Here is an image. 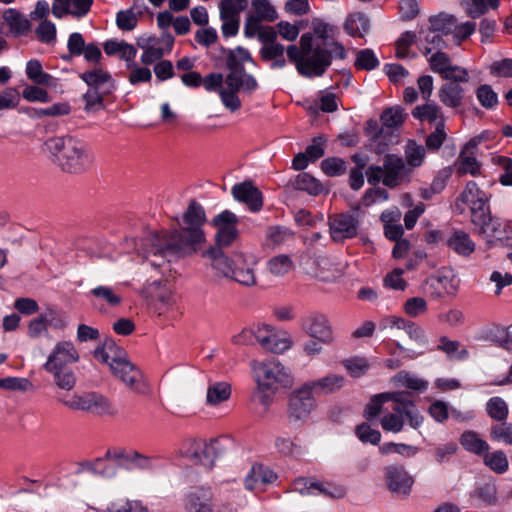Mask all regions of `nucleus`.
Returning a JSON list of instances; mask_svg holds the SVG:
<instances>
[{"instance_id": "obj_5", "label": "nucleus", "mask_w": 512, "mask_h": 512, "mask_svg": "<svg viewBox=\"0 0 512 512\" xmlns=\"http://www.w3.org/2000/svg\"><path fill=\"white\" fill-rule=\"evenodd\" d=\"M249 365L263 404H268L271 396L283 389L291 388L294 384L291 369L276 358L254 359Z\"/></svg>"}, {"instance_id": "obj_8", "label": "nucleus", "mask_w": 512, "mask_h": 512, "mask_svg": "<svg viewBox=\"0 0 512 512\" xmlns=\"http://www.w3.org/2000/svg\"><path fill=\"white\" fill-rule=\"evenodd\" d=\"M384 397L392 399L393 402L392 411L383 416L380 422L384 431L398 433L402 431L405 421L415 430L422 426L424 417L406 393L396 391Z\"/></svg>"}, {"instance_id": "obj_41", "label": "nucleus", "mask_w": 512, "mask_h": 512, "mask_svg": "<svg viewBox=\"0 0 512 512\" xmlns=\"http://www.w3.org/2000/svg\"><path fill=\"white\" fill-rule=\"evenodd\" d=\"M391 381L396 386L405 387L411 390L423 392L428 388V381L417 377L416 375L402 370L394 375Z\"/></svg>"}, {"instance_id": "obj_43", "label": "nucleus", "mask_w": 512, "mask_h": 512, "mask_svg": "<svg viewBox=\"0 0 512 512\" xmlns=\"http://www.w3.org/2000/svg\"><path fill=\"white\" fill-rule=\"evenodd\" d=\"M426 150L422 145L417 144L413 140H409L404 149L405 163L410 168V171L414 168L421 166L425 160Z\"/></svg>"}, {"instance_id": "obj_25", "label": "nucleus", "mask_w": 512, "mask_h": 512, "mask_svg": "<svg viewBox=\"0 0 512 512\" xmlns=\"http://www.w3.org/2000/svg\"><path fill=\"white\" fill-rule=\"evenodd\" d=\"M231 193L235 200L245 203L251 211L256 212L262 208V193L250 181L235 184Z\"/></svg>"}, {"instance_id": "obj_29", "label": "nucleus", "mask_w": 512, "mask_h": 512, "mask_svg": "<svg viewBox=\"0 0 512 512\" xmlns=\"http://www.w3.org/2000/svg\"><path fill=\"white\" fill-rule=\"evenodd\" d=\"M446 243L453 252L462 257H469L476 249V244L470 235L462 230L453 231Z\"/></svg>"}, {"instance_id": "obj_28", "label": "nucleus", "mask_w": 512, "mask_h": 512, "mask_svg": "<svg viewBox=\"0 0 512 512\" xmlns=\"http://www.w3.org/2000/svg\"><path fill=\"white\" fill-rule=\"evenodd\" d=\"M173 43V36L169 33H164L160 39L145 48L141 55V62L145 65H149L161 59L165 53L171 51Z\"/></svg>"}, {"instance_id": "obj_6", "label": "nucleus", "mask_w": 512, "mask_h": 512, "mask_svg": "<svg viewBox=\"0 0 512 512\" xmlns=\"http://www.w3.org/2000/svg\"><path fill=\"white\" fill-rule=\"evenodd\" d=\"M44 147L64 172L79 174L92 164L86 143L71 135L50 138Z\"/></svg>"}, {"instance_id": "obj_62", "label": "nucleus", "mask_w": 512, "mask_h": 512, "mask_svg": "<svg viewBox=\"0 0 512 512\" xmlns=\"http://www.w3.org/2000/svg\"><path fill=\"white\" fill-rule=\"evenodd\" d=\"M476 96L481 106L486 109H493L498 104V95L490 85L479 86L476 90Z\"/></svg>"}, {"instance_id": "obj_14", "label": "nucleus", "mask_w": 512, "mask_h": 512, "mask_svg": "<svg viewBox=\"0 0 512 512\" xmlns=\"http://www.w3.org/2000/svg\"><path fill=\"white\" fill-rule=\"evenodd\" d=\"M225 79L220 73H211L202 78L201 84L209 92H218L223 106L231 112H236L241 108V100L238 97L239 88L226 85L223 87Z\"/></svg>"}, {"instance_id": "obj_48", "label": "nucleus", "mask_w": 512, "mask_h": 512, "mask_svg": "<svg viewBox=\"0 0 512 512\" xmlns=\"http://www.w3.org/2000/svg\"><path fill=\"white\" fill-rule=\"evenodd\" d=\"M294 239V233L285 227H270L266 232V243L272 248H277Z\"/></svg>"}, {"instance_id": "obj_44", "label": "nucleus", "mask_w": 512, "mask_h": 512, "mask_svg": "<svg viewBox=\"0 0 512 512\" xmlns=\"http://www.w3.org/2000/svg\"><path fill=\"white\" fill-rule=\"evenodd\" d=\"M90 295L98 303L106 304L109 307H116L122 302L121 296L110 286L98 285L90 291Z\"/></svg>"}, {"instance_id": "obj_21", "label": "nucleus", "mask_w": 512, "mask_h": 512, "mask_svg": "<svg viewBox=\"0 0 512 512\" xmlns=\"http://www.w3.org/2000/svg\"><path fill=\"white\" fill-rule=\"evenodd\" d=\"M237 222L238 219L236 215L228 210L215 216L213 223L218 228L216 234L217 248L221 249V247H227L237 238Z\"/></svg>"}, {"instance_id": "obj_22", "label": "nucleus", "mask_w": 512, "mask_h": 512, "mask_svg": "<svg viewBox=\"0 0 512 512\" xmlns=\"http://www.w3.org/2000/svg\"><path fill=\"white\" fill-rule=\"evenodd\" d=\"M186 512H221L214 509V495L208 487L192 488L184 499Z\"/></svg>"}, {"instance_id": "obj_17", "label": "nucleus", "mask_w": 512, "mask_h": 512, "mask_svg": "<svg viewBox=\"0 0 512 512\" xmlns=\"http://www.w3.org/2000/svg\"><path fill=\"white\" fill-rule=\"evenodd\" d=\"M256 342L266 351L283 353L292 344L287 332L276 330L268 325L257 326Z\"/></svg>"}, {"instance_id": "obj_19", "label": "nucleus", "mask_w": 512, "mask_h": 512, "mask_svg": "<svg viewBox=\"0 0 512 512\" xmlns=\"http://www.w3.org/2000/svg\"><path fill=\"white\" fill-rule=\"evenodd\" d=\"M359 220L348 213H340L329 217L330 236L335 242H343L355 237L358 233Z\"/></svg>"}, {"instance_id": "obj_39", "label": "nucleus", "mask_w": 512, "mask_h": 512, "mask_svg": "<svg viewBox=\"0 0 512 512\" xmlns=\"http://www.w3.org/2000/svg\"><path fill=\"white\" fill-rule=\"evenodd\" d=\"M146 297L168 304L171 299V291L162 279L148 280L143 288Z\"/></svg>"}, {"instance_id": "obj_16", "label": "nucleus", "mask_w": 512, "mask_h": 512, "mask_svg": "<svg viewBox=\"0 0 512 512\" xmlns=\"http://www.w3.org/2000/svg\"><path fill=\"white\" fill-rule=\"evenodd\" d=\"M459 281L452 270L442 269L427 278L426 292L434 299L454 295L458 290Z\"/></svg>"}, {"instance_id": "obj_49", "label": "nucleus", "mask_w": 512, "mask_h": 512, "mask_svg": "<svg viewBox=\"0 0 512 512\" xmlns=\"http://www.w3.org/2000/svg\"><path fill=\"white\" fill-rule=\"evenodd\" d=\"M395 142L396 136L392 132L382 128L375 132V134L371 137L370 146L375 153L382 154L387 151L388 148Z\"/></svg>"}, {"instance_id": "obj_2", "label": "nucleus", "mask_w": 512, "mask_h": 512, "mask_svg": "<svg viewBox=\"0 0 512 512\" xmlns=\"http://www.w3.org/2000/svg\"><path fill=\"white\" fill-rule=\"evenodd\" d=\"M311 32L302 34L299 46L287 47V56L304 77H320L331 65L332 59H345L344 46L335 40L337 28L321 19H313Z\"/></svg>"}, {"instance_id": "obj_37", "label": "nucleus", "mask_w": 512, "mask_h": 512, "mask_svg": "<svg viewBox=\"0 0 512 512\" xmlns=\"http://www.w3.org/2000/svg\"><path fill=\"white\" fill-rule=\"evenodd\" d=\"M56 316V310L48 307L40 316L32 319L28 324V336L30 338H39L47 332L48 323H53Z\"/></svg>"}, {"instance_id": "obj_12", "label": "nucleus", "mask_w": 512, "mask_h": 512, "mask_svg": "<svg viewBox=\"0 0 512 512\" xmlns=\"http://www.w3.org/2000/svg\"><path fill=\"white\" fill-rule=\"evenodd\" d=\"M60 391L57 395L59 403L71 410L84 411L97 415H105L112 413L111 403L106 397L96 392H84L81 394H73L67 398Z\"/></svg>"}, {"instance_id": "obj_34", "label": "nucleus", "mask_w": 512, "mask_h": 512, "mask_svg": "<svg viewBox=\"0 0 512 512\" xmlns=\"http://www.w3.org/2000/svg\"><path fill=\"white\" fill-rule=\"evenodd\" d=\"M81 79L90 86L89 89H96L102 93H110L113 88L111 76L102 69H94L81 75Z\"/></svg>"}, {"instance_id": "obj_32", "label": "nucleus", "mask_w": 512, "mask_h": 512, "mask_svg": "<svg viewBox=\"0 0 512 512\" xmlns=\"http://www.w3.org/2000/svg\"><path fill=\"white\" fill-rule=\"evenodd\" d=\"M276 478V474L269 468L260 464H254L246 475L244 483L246 489L253 490L260 484L273 483Z\"/></svg>"}, {"instance_id": "obj_40", "label": "nucleus", "mask_w": 512, "mask_h": 512, "mask_svg": "<svg viewBox=\"0 0 512 512\" xmlns=\"http://www.w3.org/2000/svg\"><path fill=\"white\" fill-rule=\"evenodd\" d=\"M463 448L473 454L483 455L489 451V444L475 431H465L460 438Z\"/></svg>"}, {"instance_id": "obj_52", "label": "nucleus", "mask_w": 512, "mask_h": 512, "mask_svg": "<svg viewBox=\"0 0 512 512\" xmlns=\"http://www.w3.org/2000/svg\"><path fill=\"white\" fill-rule=\"evenodd\" d=\"M292 186L301 191H306L311 195H318L322 191V186L312 175L302 172L296 176Z\"/></svg>"}, {"instance_id": "obj_26", "label": "nucleus", "mask_w": 512, "mask_h": 512, "mask_svg": "<svg viewBox=\"0 0 512 512\" xmlns=\"http://www.w3.org/2000/svg\"><path fill=\"white\" fill-rule=\"evenodd\" d=\"M92 4L93 0H53L51 11L56 18L68 14L82 18L90 11Z\"/></svg>"}, {"instance_id": "obj_9", "label": "nucleus", "mask_w": 512, "mask_h": 512, "mask_svg": "<svg viewBox=\"0 0 512 512\" xmlns=\"http://www.w3.org/2000/svg\"><path fill=\"white\" fill-rule=\"evenodd\" d=\"M412 172L402 157L387 154L381 166H369L366 170L368 183L375 185L380 181L388 188H396L409 183Z\"/></svg>"}, {"instance_id": "obj_33", "label": "nucleus", "mask_w": 512, "mask_h": 512, "mask_svg": "<svg viewBox=\"0 0 512 512\" xmlns=\"http://www.w3.org/2000/svg\"><path fill=\"white\" fill-rule=\"evenodd\" d=\"M412 115L420 121H426L437 126H445V118L441 108L434 102H428L423 105L416 106Z\"/></svg>"}, {"instance_id": "obj_27", "label": "nucleus", "mask_w": 512, "mask_h": 512, "mask_svg": "<svg viewBox=\"0 0 512 512\" xmlns=\"http://www.w3.org/2000/svg\"><path fill=\"white\" fill-rule=\"evenodd\" d=\"M345 384V377L341 374L330 373L326 376L307 381L305 386L310 388V392L318 395H329L340 390Z\"/></svg>"}, {"instance_id": "obj_4", "label": "nucleus", "mask_w": 512, "mask_h": 512, "mask_svg": "<svg viewBox=\"0 0 512 512\" xmlns=\"http://www.w3.org/2000/svg\"><path fill=\"white\" fill-rule=\"evenodd\" d=\"M94 357L108 365L112 374L126 387L137 393H145L147 384L140 369L135 366L114 340L106 339L102 345L95 349Z\"/></svg>"}, {"instance_id": "obj_35", "label": "nucleus", "mask_w": 512, "mask_h": 512, "mask_svg": "<svg viewBox=\"0 0 512 512\" xmlns=\"http://www.w3.org/2000/svg\"><path fill=\"white\" fill-rule=\"evenodd\" d=\"M267 271L276 278H282L294 269V261L287 254H278L266 262Z\"/></svg>"}, {"instance_id": "obj_54", "label": "nucleus", "mask_w": 512, "mask_h": 512, "mask_svg": "<svg viewBox=\"0 0 512 512\" xmlns=\"http://www.w3.org/2000/svg\"><path fill=\"white\" fill-rule=\"evenodd\" d=\"M254 10L253 16L268 22H273L278 18V14L274 6L269 0H251Z\"/></svg>"}, {"instance_id": "obj_10", "label": "nucleus", "mask_w": 512, "mask_h": 512, "mask_svg": "<svg viewBox=\"0 0 512 512\" xmlns=\"http://www.w3.org/2000/svg\"><path fill=\"white\" fill-rule=\"evenodd\" d=\"M251 60L250 53L242 47L229 50L226 65L230 72L225 77V85L247 93L254 92L258 88V83L252 75L244 71V63Z\"/></svg>"}, {"instance_id": "obj_47", "label": "nucleus", "mask_w": 512, "mask_h": 512, "mask_svg": "<svg viewBox=\"0 0 512 512\" xmlns=\"http://www.w3.org/2000/svg\"><path fill=\"white\" fill-rule=\"evenodd\" d=\"M406 116L407 115L405 114L404 109L401 106L396 105L386 108L382 112L380 120L386 130L395 129L404 123Z\"/></svg>"}, {"instance_id": "obj_42", "label": "nucleus", "mask_w": 512, "mask_h": 512, "mask_svg": "<svg viewBox=\"0 0 512 512\" xmlns=\"http://www.w3.org/2000/svg\"><path fill=\"white\" fill-rule=\"evenodd\" d=\"M231 396V386L227 382H215L208 386L206 403L210 406H217L227 401Z\"/></svg>"}, {"instance_id": "obj_20", "label": "nucleus", "mask_w": 512, "mask_h": 512, "mask_svg": "<svg viewBox=\"0 0 512 512\" xmlns=\"http://www.w3.org/2000/svg\"><path fill=\"white\" fill-rule=\"evenodd\" d=\"M302 328L309 337L325 345H330L335 341L331 323L323 314H312L308 316L303 321Z\"/></svg>"}, {"instance_id": "obj_46", "label": "nucleus", "mask_w": 512, "mask_h": 512, "mask_svg": "<svg viewBox=\"0 0 512 512\" xmlns=\"http://www.w3.org/2000/svg\"><path fill=\"white\" fill-rule=\"evenodd\" d=\"M26 75L38 85L52 86L55 80L50 74L43 71L41 63L36 59L27 62Z\"/></svg>"}, {"instance_id": "obj_23", "label": "nucleus", "mask_w": 512, "mask_h": 512, "mask_svg": "<svg viewBox=\"0 0 512 512\" xmlns=\"http://www.w3.org/2000/svg\"><path fill=\"white\" fill-rule=\"evenodd\" d=\"M385 477L389 490L399 496H408L414 484V479L400 465H389L385 468Z\"/></svg>"}, {"instance_id": "obj_56", "label": "nucleus", "mask_w": 512, "mask_h": 512, "mask_svg": "<svg viewBox=\"0 0 512 512\" xmlns=\"http://www.w3.org/2000/svg\"><path fill=\"white\" fill-rule=\"evenodd\" d=\"M483 460L486 466L498 474L506 472L509 466L508 459L502 451L486 452Z\"/></svg>"}, {"instance_id": "obj_24", "label": "nucleus", "mask_w": 512, "mask_h": 512, "mask_svg": "<svg viewBox=\"0 0 512 512\" xmlns=\"http://www.w3.org/2000/svg\"><path fill=\"white\" fill-rule=\"evenodd\" d=\"M293 490L302 495L323 494L333 498L343 497L345 490L342 487H326L323 484L310 479L301 477L295 479L292 483Z\"/></svg>"}, {"instance_id": "obj_36", "label": "nucleus", "mask_w": 512, "mask_h": 512, "mask_svg": "<svg viewBox=\"0 0 512 512\" xmlns=\"http://www.w3.org/2000/svg\"><path fill=\"white\" fill-rule=\"evenodd\" d=\"M408 320L395 315H389L381 319L379 326L382 331H387L390 335L395 338L396 347L404 351L403 345L397 340L400 338V332L406 329Z\"/></svg>"}, {"instance_id": "obj_3", "label": "nucleus", "mask_w": 512, "mask_h": 512, "mask_svg": "<svg viewBox=\"0 0 512 512\" xmlns=\"http://www.w3.org/2000/svg\"><path fill=\"white\" fill-rule=\"evenodd\" d=\"M202 257L208 261L218 276L231 279L245 287L257 285L255 268L258 261L253 255L234 252L229 257L221 249L210 247L202 253Z\"/></svg>"}, {"instance_id": "obj_61", "label": "nucleus", "mask_w": 512, "mask_h": 512, "mask_svg": "<svg viewBox=\"0 0 512 512\" xmlns=\"http://www.w3.org/2000/svg\"><path fill=\"white\" fill-rule=\"evenodd\" d=\"M106 512H149L148 508L137 500L112 502Z\"/></svg>"}, {"instance_id": "obj_60", "label": "nucleus", "mask_w": 512, "mask_h": 512, "mask_svg": "<svg viewBox=\"0 0 512 512\" xmlns=\"http://www.w3.org/2000/svg\"><path fill=\"white\" fill-rule=\"evenodd\" d=\"M456 170L459 175L477 176L480 173V164L474 157L461 154L456 163Z\"/></svg>"}, {"instance_id": "obj_51", "label": "nucleus", "mask_w": 512, "mask_h": 512, "mask_svg": "<svg viewBox=\"0 0 512 512\" xmlns=\"http://www.w3.org/2000/svg\"><path fill=\"white\" fill-rule=\"evenodd\" d=\"M247 7V0H222L219 3L220 19H240V13Z\"/></svg>"}, {"instance_id": "obj_31", "label": "nucleus", "mask_w": 512, "mask_h": 512, "mask_svg": "<svg viewBox=\"0 0 512 512\" xmlns=\"http://www.w3.org/2000/svg\"><path fill=\"white\" fill-rule=\"evenodd\" d=\"M459 83L460 82L450 81L439 88V100L446 107L457 108L462 105L464 89L459 85Z\"/></svg>"}, {"instance_id": "obj_53", "label": "nucleus", "mask_w": 512, "mask_h": 512, "mask_svg": "<svg viewBox=\"0 0 512 512\" xmlns=\"http://www.w3.org/2000/svg\"><path fill=\"white\" fill-rule=\"evenodd\" d=\"M438 349L453 360H465L469 355L467 349L461 348V344L458 341H452L446 337L440 339Z\"/></svg>"}, {"instance_id": "obj_57", "label": "nucleus", "mask_w": 512, "mask_h": 512, "mask_svg": "<svg viewBox=\"0 0 512 512\" xmlns=\"http://www.w3.org/2000/svg\"><path fill=\"white\" fill-rule=\"evenodd\" d=\"M488 415L497 421H503L507 418L509 410L506 402L500 397H492L486 404Z\"/></svg>"}, {"instance_id": "obj_59", "label": "nucleus", "mask_w": 512, "mask_h": 512, "mask_svg": "<svg viewBox=\"0 0 512 512\" xmlns=\"http://www.w3.org/2000/svg\"><path fill=\"white\" fill-rule=\"evenodd\" d=\"M140 14V12L136 13L134 8L119 11L116 14L117 27L125 31L133 30L137 26L138 16Z\"/></svg>"}, {"instance_id": "obj_50", "label": "nucleus", "mask_w": 512, "mask_h": 512, "mask_svg": "<svg viewBox=\"0 0 512 512\" xmlns=\"http://www.w3.org/2000/svg\"><path fill=\"white\" fill-rule=\"evenodd\" d=\"M318 270L316 277L325 282H332L342 276V268L339 265L332 263L327 258H322L318 261Z\"/></svg>"}, {"instance_id": "obj_13", "label": "nucleus", "mask_w": 512, "mask_h": 512, "mask_svg": "<svg viewBox=\"0 0 512 512\" xmlns=\"http://www.w3.org/2000/svg\"><path fill=\"white\" fill-rule=\"evenodd\" d=\"M477 233L489 244L501 243L503 245H512L509 234L512 229L509 224L491 214L481 219L480 222L473 224Z\"/></svg>"}, {"instance_id": "obj_58", "label": "nucleus", "mask_w": 512, "mask_h": 512, "mask_svg": "<svg viewBox=\"0 0 512 512\" xmlns=\"http://www.w3.org/2000/svg\"><path fill=\"white\" fill-rule=\"evenodd\" d=\"M5 20L8 23L11 31L17 35H24L30 29V23L28 19L13 10L5 13Z\"/></svg>"}, {"instance_id": "obj_11", "label": "nucleus", "mask_w": 512, "mask_h": 512, "mask_svg": "<svg viewBox=\"0 0 512 512\" xmlns=\"http://www.w3.org/2000/svg\"><path fill=\"white\" fill-rule=\"evenodd\" d=\"M316 406V399L310 392V388L302 384L289 396L287 408L289 423L295 427L303 426Z\"/></svg>"}, {"instance_id": "obj_7", "label": "nucleus", "mask_w": 512, "mask_h": 512, "mask_svg": "<svg viewBox=\"0 0 512 512\" xmlns=\"http://www.w3.org/2000/svg\"><path fill=\"white\" fill-rule=\"evenodd\" d=\"M79 359V353L71 341H59L51 349L43 368L52 376L59 391L70 392L76 387L77 376L67 366L77 363Z\"/></svg>"}, {"instance_id": "obj_1", "label": "nucleus", "mask_w": 512, "mask_h": 512, "mask_svg": "<svg viewBox=\"0 0 512 512\" xmlns=\"http://www.w3.org/2000/svg\"><path fill=\"white\" fill-rule=\"evenodd\" d=\"M206 215L203 207L190 202L181 221L178 220L179 230L152 233L145 240L141 253L146 261L162 276L171 274V263L195 253L206 242L203 225Z\"/></svg>"}, {"instance_id": "obj_15", "label": "nucleus", "mask_w": 512, "mask_h": 512, "mask_svg": "<svg viewBox=\"0 0 512 512\" xmlns=\"http://www.w3.org/2000/svg\"><path fill=\"white\" fill-rule=\"evenodd\" d=\"M430 69L439 74L443 79L454 82H468L469 72L467 69L454 65L450 57L441 52L436 51L430 56H426Z\"/></svg>"}, {"instance_id": "obj_38", "label": "nucleus", "mask_w": 512, "mask_h": 512, "mask_svg": "<svg viewBox=\"0 0 512 512\" xmlns=\"http://www.w3.org/2000/svg\"><path fill=\"white\" fill-rule=\"evenodd\" d=\"M344 29L352 37H364L369 32L370 22L366 15L354 13L346 19Z\"/></svg>"}, {"instance_id": "obj_63", "label": "nucleus", "mask_w": 512, "mask_h": 512, "mask_svg": "<svg viewBox=\"0 0 512 512\" xmlns=\"http://www.w3.org/2000/svg\"><path fill=\"white\" fill-rule=\"evenodd\" d=\"M429 22V29L444 35L450 34L455 26L453 17L448 15H438L431 17Z\"/></svg>"}, {"instance_id": "obj_55", "label": "nucleus", "mask_w": 512, "mask_h": 512, "mask_svg": "<svg viewBox=\"0 0 512 512\" xmlns=\"http://www.w3.org/2000/svg\"><path fill=\"white\" fill-rule=\"evenodd\" d=\"M419 33L420 35L424 36V41L426 45L424 47L423 54L425 56L434 53L433 50L439 51L441 48L445 46L443 40L444 34L435 32L429 28L421 29Z\"/></svg>"}, {"instance_id": "obj_30", "label": "nucleus", "mask_w": 512, "mask_h": 512, "mask_svg": "<svg viewBox=\"0 0 512 512\" xmlns=\"http://www.w3.org/2000/svg\"><path fill=\"white\" fill-rule=\"evenodd\" d=\"M103 49L109 56L119 55L126 62L127 68L132 67V61L137 54V50L132 44L115 39L107 40L103 45Z\"/></svg>"}, {"instance_id": "obj_45", "label": "nucleus", "mask_w": 512, "mask_h": 512, "mask_svg": "<svg viewBox=\"0 0 512 512\" xmlns=\"http://www.w3.org/2000/svg\"><path fill=\"white\" fill-rule=\"evenodd\" d=\"M488 194L481 190L477 184L473 181H470L467 183L465 189L460 194V196L456 200V208L459 209L461 212L464 211L463 206H469L474 201L477 202L478 199L481 200V198H484Z\"/></svg>"}, {"instance_id": "obj_18", "label": "nucleus", "mask_w": 512, "mask_h": 512, "mask_svg": "<svg viewBox=\"0 0 512 512\" xmlns=\"http://www.w3.org/2000/svg\"><path fill=\"white\" fill-rule=\"evenodd\" d=\"M185 454L194 463L210 470L219 455L218 442L213 439L209 441L194 439L190 442Z\"/></svg>"}, {"instance_id": "obj_64", "label": "nucleus", "mask_w": 512, "mask_h": 512, "mask_svg": "<svg viewBox=\"0 0 512 512\" xmlns=\"http://www.w3.org/2000/svg\"><path fill=\"white\" fill-rule=\"evenodd\" d=\"M492 440L512 445V423H500L493 425L490 430Z\"/></svg>"}]
</instances>
